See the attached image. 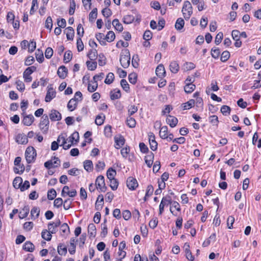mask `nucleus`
<instances>
[{
	"label": "nucleus",
	"instance_id": "nucleus-1",
	"mask_svg": "<svg viewBox=\"0 0 261 261\" xmlns=\"http://www.w3.org/2000/svg\"><path fill=\"white\" fill-rule=\"evenodd\" d=\"M130 54L127 49L124 50L120 55V62L124 68H127L130 64Z\"/></svg>",
	"mask_w": 261,
	"mask_h": 261
},
{
	"label": "nucleus",
	"instance_id": "nucleus-2",
	"mask_svg": "<svg viewBox=\"0 0 261 261\" xmlns=\"http://www.w3.org/2000/svg\"><path fill=\"white\" fill-rule=\"evenodd\" d=\"M193 8L190 2L186 1L184 2L182 9V12L184 18L188 20L193 13Z\"/></svg>",
	"mask_w": 261,
	"mask_h": 261
},
{
	"label": "nucleus",
	"instance_id": "nucleus-3",
	"mask_svg": "<svg viewBox=\"0 0 261 261\" xmlns=\"http://www.w3.org/2000/svg\"><path fill=\"white\" fill-rule=\"evenodd\" d=\"M36 156V150L33 147H28L25 152V157L28 163H32L35 161Z\"/></svg>",
	"mask_w": 261,
	"mask_h": 261
},
{
	"label": "nucleus",
	"instance_id": "nucleus-4",
	"mask_svg": "<svg viewBox=\"0 0 261 261\" xmlns=\"http://www.w3.org/2000/svg\"><path fill=\"white\" fill-rule=\"evenodd\" d=\"M96 188L99 192H105L107 191V188L106 186L105 182V178L102 175H99L95 180Z\"/></svg>",
	"mask_w": 261,
	"mask_h": 261
},
{
	"label": "nucleus",
	"instance_id": "nucleus-5",
	"mask_svg": "<svg viewBox=\"0 0 261 261\" xmlns=\"http://www.w3.org/2000/svg\"><path fill=\"white\" fill-rule=\"evenodd\" d=\"M171 203L172 199L170 196H167L163 197L159 205V214L160 215H162L164 211V207L168 205L169 204L171 205Z\"/></svg>",
	"mask_w": 261,
	"mask_h": 261
},
{
	"label": "nucleus",
	"instance_id": "nucleus-6",
	"mask_svg": "<svg viewBox=\"0 0 261 261\" xmlns=\"http://www.w3.org/2000/svg\"><path fill=\"white\" fill-rule=\"evenodd\" d=\"M148 136L150 149L153 151L156 150L158 148V143L155 141V135L153 133L149 132Z\"/></svg>",
	"mask_w": 261,
	"mask_h": 261
},
{
	"label": "nucleus",
	"instance_id": "nucleus-7",
	"mask_svg": "<svg viewBox=\"0 0 261 261\" xmlns=\"http://www.w3.org/2000/svg\"><path fill=\"white\" fill-rule=\"evenodd\" d=\"M126 185L130 190H134L138 187V183L136 178L129 177L126 180Z\"/></svg>",
	"mask_w": 261,
	"mask_h": 261
},
{
	"label": "nucleus",
	"instance_id": "nucleus-8",
	"mask_svg": "<svg viewBox=\"0 0 261 261\" xmlns=\"http://www.w3.org/2000/svg\"><path fill=\"white\" fill-rule=\"evenodd\" d=\"M21 159L20 157L18 156L16 157L14 160V165L16 166L20 167V170L17 167L14 168V171L15 173L17 174H21L23 172L24 170V167L23 165L20 164Z\"/></svg>",
	"mask_w": 261,
	"mask_h": 261
},
{
	"label": "nucleus",
	"instance_id": "nucleus-9",
	"mask_svg": "<svg viewBox=\"0 0 261 261\" xmlns=\"http://www.w3.org/2000/svg\"><path fill=\"white\" fill-rule=\"evenodd\" d=\"M114 140H115V147L116 149H119L125 143V139L121 135H119L118 137H115L114 138Z\"/></svg>",
	"mask_w": 261,
	"mask_h": 261
},
{
	"label": "nucleus",
	"instance_id": "nucleus-10",
	"mask_svg": "<svg viewBox=\"0 0 261 261\" xmlns=\"http://www.w3.org/2000/svg\"><path fill=\"white\" fill-rule=\"evenodd\" d=\"M166 122L171 127H175L177 123L178 119L174 115H167Z\"/></svg>",
	"mask_w": 261,
	"mask_h": 261
},
{
	"label": "nucleus",
	"instance_id": "nucleus-11",
	"mask_svg": "<svg viewBox=\"0 0 261 261\" xmlns=\"http://www.w3.org/2000/svg\"><path fill=\"white\" fill-rule=\"evenodd\" d=\"M16 142L20 144H25L28 142L27 136L24 134H18L15 138Z\"/></svg>",
	"mask_w": 261,
	"mask_h": 261
},
{
	"label": "nucleus",
	"instance_id": "nucleus-12",
	"mask_svg": "<svg viewBox=\"0 0 261 261\" xmlns=\"http://www.w3.org/2000/svg\"><path fill=\"white\" fill-rule=\"evenodd\" d=\"M173 208H174L176 211L180 212L181 211L180 206L178 202L174 201H172L171 206L170 207V212L174 216H177L178 214L173 210Z\"/></svg>",
	"mask_w": 261,
	"mask_h": 261
},
{
	"label": "nucleus",
	"instance_id": "nucleus-13",
	"mask_svg": "<svg viewBox=\"0 0 261 261\" xmlns=\"http://www.w3.org/2000/svg\"><path fill=\"white\" fill-rule=\"evenodd\" d=\"M61 225V222L60 220H57L54 222L49 223L48 224V229L52 233H55L57 232V227H59Z\"/></svg>",
	"mask_w": 261,
	"mask_h": 261
},
{
	"label": "nucleus",
	"instance_id": "nucleus-14",
	"mask_svg": "<svg viewBox=\"0 0 261 261\" xmlns=\"http://www.w3.org/2000/svg\"><path fill=\"white\" fill-rule=\"evenodd\" d=\"M62 141V144L61 146H63V149L66 150L70 148L72 144L71 143H68V141L66 140V139L62 135H60L58 138V142H60L61 141Z\"/></svg>",
	"mask_w": 261,
	"mask_h": 261
},
{
	"label": "nucleus",
	"instance_id": "nucleus-15",
	"mask_svg": "<svg viewBox=\"0 0 261 261\" xmlns=\"http://www.w3.org/2000/svg\"><path fill=\"white\" fill-rule=\"evenodd\" d=\"M67 68L63 65L60 66L57 71V74L62 79H64L67 76Z\"/></svg>",
	"mask_w": 261,
	"mask_h": 261
},
{
	"label": "nucleus",
	"instance_id": "nucleus-16",
	"mask_svg": "<svg viewBox=\"0 0 261 261\" xmlns=\"http://www.w3.org/2000/svg\"><path fill=\"white\" fill-rule=\"evenodd\" d=\"M56 96V92L52 87L48 88L45 100L46 102H49Z\"/></svg>",
	"mask_w": 261,
	"mask_h": 261
},
{
	"label": "nucleus",
	"instance_id": "nucleus-17",
	"mask_svg": "<svg viewBox=\"0 0 261 261\" xmlns=\"http://www.w3.org/2000/svg\"><path fill=\"white\" fill-rule=\"evenodd\" d=\"M156 75L159 77H164L166 74V71L164 66L163 64L158 65L155 70Z\"/></svg>",
	"mask_w": 261,
	"mask_h": 261
},
{
	"label": "nucleus",
	"instance_id": "nucleus-18",
	"mask_svg": "<svg viewBox=\"0 0 261 261\" xmlns=\"http://www.w3.org/2000/svg\"><path fill=\"white\" fill-rule=\"evenodd\" d=\"M79 139V134L77 132H74L69 137V138L66 140L68 141V143H71V144H73L74 141H75V143H76Z\"/></svg>",
	"mask_w": 261,
	"mask_h": 261
},
{
	"label": "nucleus",
	"instance_id": "nucleus-19",
	"mask_svg": "<svg viewBox=\"0 0 261 261\" xmlns=\"http://www.w3.org/2000/svg\"><path fill=\"white\" fill-rule=\"evenodd\" d=\"M88 232L90 237L94 238L96 234V228L93 223H90L88 227Z\"/></svg>",
	"mask_w": 261,
	"mask_h": 261
},
{
	"label": "nucleus",
	"instance_id": "nucleus-20",
	"mask_svg": "<svg viewBox=\"0 0 261 261\" xmlns=\"http://www.w3.org/2000/svg\"><path fill=\"white\" fill-rule=\"evenodd\" d=\"M34 121L33 115H24L22 122L23 124L27 126L31 125Z\"/></svg>",
	"mask_w": 261,
	"mask_h": 261
},
{
	"label": "nucleus",
	"instance_id": "nucleus-21",
	"mask_svg": "<svg viewBox=\"0 0 261 261\" xmlns=\"http://www.w3.org/2000/svg\"><path fill=\"white\" fill-rule=\"evenodd\" d=\"M154 154L150 152L149 154L145 156V162L149 168H150L153 164Z\"/></svg>",
	"mask_w": 261,
	"mask_h": 261
},
{
	"label": "nucleus",
	"instance_id": "nucleus-22",
	"mask_svg": "<svg viewBox=\"0 0 261 261\" xmlns=\"http://www.w3.org/2000/svg\"><path fill=\"white\" fill-rule=\"evenodd\" d=\"M66 37L68 40H72L74 35V31L73 29L69 27L66 29Z\"/></svg>",
	"mask_w": 261,
	"mask_h": 261
},
{
	"label": "nucleus",
	"instance_id": "nucleus-23",
	"mask_svg": "<svg viewBox=\"0 0 261 261\" xmlns=\"http://www.w3.org/2000/svg\"><path fill=\"white\" fill-rule=\"evenodd\" d=\"M84 169L88 172H91L93 169V163L91 160H86L84 162Z\"/></svg>",
	"mask_w": 261,
	"mask_h": 261
},
{
	"label": "nucleus",
	"instance_id": "nucleus-24",
	"mask_svg": "<svg viewBox=\"0 0 261 261\" xmlns=\"http://www.w3.org/2000/svg\"><path fill=\"white\" fill-rule=\"evenodd\" d=\"M169 67L170 71L173 73H176L179 71V66L176 61L171 62Z\"/></svg>",
	"mask_w": 261,
	"mask_h": 261
},
{
	"label": "nucleus",
	"instance_id": "nucleus-25",
	"mask_svg": "<svg viewBox=\"0 0 261 261\" xmlns=\"http://www.w3.org/2000/svg\"><path fill=\"white\" fill-rule=\"evenodd\" d=\"M153 191L154 188L153 186L151 185H148L147 187L145 196L144 198L145 201H147L148 198L152 195Z\"/></svg>",
	"mask_w": 261,
	"mask_h": 261
},
{
	"label": "nucleus",
	"instance_id": "nucleus-26",
	"mask_svg": "<svg viewBox=\"0 0 261 261\" xmlns=\"http://www.w3.org/2000/svg\"><path fill=\"white\" fill-rule=\"evenodd\" d=\"M185 24L184 20L182 18H178L175 22V28L177 31H181Z\"/></svg>",
	"mask_w": 261,
	"mask_h": 261
},
{
	"label": "nucleus",
	"instance_id": "nucleus-27",
	"mask_svg": "<svg viewBox=\"0 0 261 261\" xmlns=\"http://www.w3.org/2000/svg\"><path fill=\"white\" fill-rule=\"evenodd\" d=\"M126 124L130 128L135 127L136 124V121L134 118L128 115L126 120Z\"/></svg>",
	"mask_w": 261,
	"mask_h": 261
},
{
	"label": "nucleus",
	"instance_id": "nucleus-28",
	"mask_svg": "<svg viewBox=\"0 0 261 261\" xmlns=\"http://www.w3.org/2000/svg\"><path fill=\"white\" fill-rule=\"evenodd\" d=\"M51 232L48 230L44 229L42 231L41 233L42 238L46 241H49L51 239Z\"/></svg>",
	"mask_w": 261,
	"mask_h": 261
},
{
	"label": "nucleus",
	"instance_id": "nucleus-29",
	"mask_svg": "<svg viewBox=\"0 0 261 261\" xmlns=\"http://www.w3.org/2000/svg\"><path fill=\"white\" fill-rule=\"evenodd\" d=\"M22 182V179L21 177L17 176L16 177L13 181V186L16 189H18L20 187Z\"/></svg>",
	"mask_w": 261,
	"mask_h": 261
},
{
	"label": "nucleus",
	"instance_id": "nucleus-30",
	"mask_svg": "<svg viewBox=\"0 0 261 261\" xmlns=\"http://www.w3.org/2000/svg\"><path fill=\"white\" fill-rule=\"evenodd\" d=\"M23 249L27 251L33 252L34 250V245L31 242L27 241L24 244Z\"/></svg>",
	"mask_w": 261,
	"mask_h": 261
},
{
	"label": "nucleus",
	"instance_id": "nucleus-31",
	"mask_svg": "<svg viewBox=\"0 0 261 261\" xmlns=\"http://www.w3.org/2000/svg\"><path fill=\"white\" fill-rule=\"evenodd\" d=\"M29 207L28 206H24L19 212V217L20 219L25 218L29 213Z\"/></svg>",
	"mask_w": 261,
	"mask_h": 261
},
{
	"label": "nucleus",
	"instance_id": "nucleus-32",
	"mask_svg": "<svg viewBox=\"0 0 261 261\" xmlns=\"http://www.w3.org/2000/svg\"><path fill=\"white\" fill-rule=\"evenodd\" d=\"M168 134V127L167 126H163L161 128L159 135L160 137L163 139H165L167 138V135Z\"/></svg>",
	"mask_w": 261,
	"mask_h": 261
},
{
	"label": "nucleus",
	"instance_id": "nucleus-33",
	"mask_svg": "<svg viewBox=\"0 0 261 261\" xmlns=\"http://www.w3.org/2000/svg\"><path fill=\"white\" fill-rule=\"evenodd\" d=\"M196 86L192 83H187L186 85L185 86L184 90L187 93H192L195 89Z\"/></svg>",
	"mask_w": 261,
	"mask_h": 261
},
{
	"label": "nucleus",
	"instance_id": "nucleus-34",
	"mask_svg": "<svg viewBox=\"0 0 261 261\" xmlns=\"http://www.w3.org/2000/svg\"><path fill=\"white\" fill-rule=\"evenodd\" d=\"M112 24L115 28V29L119 31H122L123 28L122 25L119 22V20L118 19H115L113 20Z\"/></svg>",
	"mask_w": 261,
	"mask_h": 261
},
{
	"label": "nucleus",
	"instance_id": "nucleus-35",
	"mask_svg": "<svg viewBox=\"0 0 261 261\" xmlns=\"http://www.w3.org/2000/svg\"><path fill=\"white\" fill-rule=\"evenodd\" d=\"M42 120L40 123V127L41 129H44V126H46L49 124V120L47 115H43L42 117Z\"/></svg>",
	"mask_w": 261,
	"mask_h": 261
},
{
	"label": "nucleus",
	"instance_id": "nucleus-36",
	"mask_svg": "<svg viewBox=\"0 0 261 261\" xmlns=\"http://www.w3.org/2000/svg\"><path fill=\"white\" fill-rule=\"evenodd\" d=\"M67 252V247L62 244H60L58 246V252L61 255H65Z\"/></svg>",
	"mask_w": 261,
	"mask_h": 261
},
{
	"label": "nucleus",
	"instance_id": "nucleus-37",
	"mask_svg": "<svg viewBox=\"0 0 261 261\" xmlns=\"http://www.w3.org/2000/svg\"><path fill=\"white\" fill-rule=\"evenodd\" d=\"M77 106V101L75 99H71L68 104L67 108L70 111L74 110Z\"/></svg>",
	"mask_w": 261,
	"mask_h": 261
},
{
	"label": "nucleus",
	"instance_id": "nucleus-38",
	"mask_svg": "<svg viewBox=\"0 0 261 261\" xmlns=\"http://www.w3.org/2000/svg\"><path fill=\"white\" fill-rule=\"evenodd\" d=\"M110 96L112 100H115L121 97L120 90L119 89H115L114 90V92L111 91Z\"/></svg>",
	"mask_w": 261,
	"mask_h": 261
},
{
	"label": "nucleus",
	"instance_id": "nucleus-39",
	"mask_svg": "<svg viewBox=\"0 0 261 261\" xmlns=\"http://www.w3.org/2000/svg\"><path fill=\"white\" fill-rule=\"evenodd\" d=\"M97 56V51L96 49H90L87 54V57L91 60H94L96 59Z\"/></svg>",
	"mask_w": 261,
	"mask_h": 261
},
{
	"label": "nucleus",
	"instance_id": "nucleus-40",
	"mask_svg": "<svg viewBox=\"0 0 261 261\" xmlns=\"http://www.w3.org/2000/svg\"><path fill=\"white\" fill-rule=\"evenodd\" d=\"M116 175V171L115 169L112 168H110L107 172V176L109 179H112L115 178V176Z\"/></svg>",
	"mask_w": 261,
	"mask_h": 261
},
{
	"label": "nucleus",
	"instance_id": "nucleus-41",
	"mask_svg": "<svg viewBox=\"0 0 261 261\" xmlns=\"http://www.w3.org/2000/svg\"><path fill=\"white\" fill-rule=\"evenodd\" d=\"M72 53L70 50L66 51L64 56V62L65 63L69 62L72 59Z\"/></svg>",
	"mask_w": 261,
	"mask_h": 261
},
{
	"label": "nucleus",
	"instance_id": "nucleus-42",
	"mask_svg": "<svg viewBox=\"0 0 261 261\" xmlns=\"http://www.w3.org/2000/svg\"><path fill=\"white\" fill-rule=\"evenodd\" d=\"M115 33L112 31H109L106 36V40L108 42H112L115 39Z\"/></svg>",
	"mask_w": 261,
	"mask_h": 261
},
{
	"label": "nucleus",
	"instance_id": "nucleus-43",
	"mask_svg": "<svg viewBox=\"0 0 261 261\" xmlns=\"http://www.w3.org/2000/svg\"><path fill=\"white\" fill-rule=\"evenodd\" d=\"M135 19V17L132 15H127L124 16L123 18V22L126 24H130L132 23Z\"/></svg>",
	"mask_w": 261,
	"mask_h": 261
},
{
	"label": "nucleus",
	"instance_id": "nucleus-44",
	"mask_svg": "<svg viewBox=\"0 0 261 261\" xmlns=\"http://www.w3.org/2000/svg\"><path fill=\"white\" fill-rule=\"evenodd\" d=\"M114 79V74L112 72H109L105 80V83L106 84L110 85L113 82Z\"/></svg>",
	"mask_w": 261,
	"mask_h": 261
},
{
	"label": "nucleus",
	"instance_id": "nucleus-45",
	"mask_svg": "<svg viewBox=\"0 0 261 261\" xmlns=\"http://www.w3.org/2000/svg\"><path fill=\"white\" fill-rule=\"evenodd\" d=\"M97 9L94 8L89 14V19L91 22L93 21L97 17Z\"/></svg>",
	"mask_w": 261,
	"mask_h": 261
},
{
	"label": "nucleus",
	"instance_id": "nucleus-46",
	"mask_svg": "<svg viewBox=\"0 0 261 261\" xmlns=\"http://www.w3.org/2000/svg\"><path fill=\"white\" fill-rule=\"evenodd\" d=\"M39 208L37 207H34L31 211V215L32 218L34 219L37 218L39 215Z\"/></svg>",
	"mask_w": 261,
	"mask_h": 261
},
{
	"label": "nucleus",
	"instance_id": "nucleus-47",
	"mask_svg": "<svg viewBox=\"0 0 261 261\" xmlns=\"http://www.w3.org/2000/svg\"><path fill=\"white\" fill-rule=\"evenodd\" d=\"M36 58L37 61L39 63H42L44 61V57L43 52L40 50L39 49L37 50V51L36 52Z\"/></svg>",
	"mask_w": 261,
	"mask_h": 261
},
{
	"label": "nucleus",
	"instance_id": "nucleus-48",
	"mask_svg": "<svg viewBox=\"0 0 261 261\" xmlns=\"http://www.w3.org/2000/svg\"><path fill=\"white\" fill-rule=\"evenodd\" d=\"M28 70L25 69L23 73V77L24 78V80L27 83H30L32 80V77L31 76V73L30 72H28Z\"/></svg>",
	"mask_w": 261,
	"mask_h": 261
},
{
	"label": "nucleus",
	"instance_id": "nucleus-49",
	"mask_svg": "<svg viewBox=\"0 0 261 261\" xmlns=\"http://www.w3.org/2000/svg\"><path fill=\"white\" fill-rule=\"evenodd\" d=\"M75 239L74 238H71L70 239V248H69V252L70 254H73L75 252V247L76 246L74 244Z\"/></svg>",
	"mask_w": 261,
	"mask_h": 261
},
{
	"label": "nucleus",
	"instance_id": "nucleus-50",
	"mask_svg": "<svg viewBox=\"0 0 261 261\" xmlns=\"http://www.w3.org/2000/svg\"><path fill=\"white\" fill-rule=\"evenodd\" d=\"M194 103L195 100L194 99H190L188 102L183 104L182 109L183 110L189 109L194 106Z\"/></svg>",
	"mask_w": 261,
	"mask_h": 261
},
{
	"label": "nucleus",
	"instance_id": "nucleus-51",
	"mask_svg": "<svg viewBox=\"0 0 261 261\" xmlns=\"http://www.w3.org/2000/svg\"><path fill=\"white\" fill-rule=\"evenodd\" d=\"M195 65L192 62H186L183 66V69L185 71L192 70L195 68Z\"/></svg>",
	"mask_w": 261,
	"mask_h": 261
},
{
	"label": "nucleus",
	"instance_id": "nucleus-52",
	"mask_svg": "<svg viewBox=\"0 0 261 261\" xmlns=\"http://www.w3.org/2000/svg\"><path fill=\"white\" fill-rule=\"evenodd\" d=\"M57 193L55 189H51L48 191L47 192V198L49 200H53L56 197Z\"/></svg>",
	"mask_w": 261,
	"mask_h": 261
},
{
	"label": "nucleus",
	"instance_id": "nucleus-53",
	"mask_svg": "<svg viewBox=\"0 0 261 261\" xmlns=\"http://www.w3.org/2000/svg\"><path fill=\"white\" fill-rule=\"evenodd\" d=\"M105 119V115H97L95 122L97 125H101L103 124Z\"/></svg>",
	"mask_w": 261,
	"mask_h": 261
},
{
	"label": "nucleus",
	"instance_id": "nucleus-54",
	"mask_svg": "<svg viewBox=\"0 0 261 261\" xmlns=\"http://www.w3.org/2000/svg\"><path fill=\"white\" fill-rule=\"evenodd\" d=\"M230 55V53L228 51H227V50L224 51L221 54V58H220L221 61L223 62H226L229 58Z\"/></svg>",
	"mask_w": 261,
	"mask_h": 261
},
{
	"label": "nucleus",
	"instance_id": "nucleus-55",
	"mask_svg": "<svg viewBox=\"0 0 261 261\" xmlns=\"http://www.w3.org/2000/svg\"><path fill=\"white\" fill-rule=\"evenodd\" d=\"M220 54V49L218 48L214 47L211 49V55L213 58L217 59Z\"/></svg>",
	"mask_w": 261,
	"mask_h": 261
},
{
	"label": "nucleus",
	"instance_id": "nucleus-56",
	"mask_svg": "<svg viewBox=\"0 0 261 261\" xmlns=\"http://www.w3.org/2000/svg\"><path fill=\"white\" fill-rule=\"evenodd\" d=\"M87 68L89 70L93 71L97 67V63L96 62H90L87 61L86 62Z\"/></svg>",
	"mask_w": 261,
	"mask_h": 261
},
{
	"label": "nucleus",
	"instance_id": "nucleus-57",
	"mask_svg": "<svg viewBox=\"0 0 261 261\" xmlns=\"http://www.w3.org/2000/svg\"><path fill=\"white\" fill-rule=\"evenodd\" d=\"M110 180V187L113 190H117L118 186V181L116 178L109 179Z\"/></svg>",
	"mask_w": 261,
	"mask_h": 261
},
{
	"label": "nucleus",
	"instance_id": "nucleus-58",
	"mask_svg": "<svg viewBox=\"0 0 261 261\" xmlns=\"http://www.w3.org/2000/svg\"><path fill=\"white\" fill-rule=\"evenodd\" d=\"M77 48L79 51H81L84 49V45L82 40L81 37H78L76 40Z\"/></svg>",
	"mask_w": 261,
	"mask_h": 261
},
{
	"label": "nucleus",
	"instance_id": "nucleus-59",
	"mask_svg": "<svg viewBox=\"0 0 261 261\" xmlns=\"http://www.w3.org/2000/svg\"><path fill=\"white\" fill-rule=\"evenodd\" d=\"M137 75L135 73H131L128 75L129 82L133 84H135L137 82Z\"/></svg>",
	"mask_w": 261,
	"mask_h": 261
},
{
	"label": "nucleus",
	"instance_id": "nucleus-60",
	"mask_svg": "<svg viewBox=\"0 0 261 261\" xmlns=\"http://www.w3.org/2000/svg\"><path fill=\"white\" fill-rule=\"evenodd\" d=\"M258 139V135L257 133L256 132L253 135V138H252V143L255 145L256 144V142H257V147L258 148L261 147V139Z\"/></svg>",
	"mask_w": 261,
	"mask_h": 261
},
{
	"label": "nucleus",
	"instance_id": "nucleus-61",
	"mask_svg": "<svg viewBox=\"0 0 261 261\" xmlns=\"http://www.w3.org/2000/svg\"><path fill=\"white\" fill-rule=\"evenodd\" d=\"M45 27L46 29H49L50 31L51 30L53 27V20L50 16L47 17L45 21Z\"/></svg>",
	"mask_w": 261,
	"mask_h": 261
},
{
	"label": "nucleus",
	"instance_id": "nucleus-62",
	"mask_svg": "<svg viewBox=\"0 0 261 261\" xmlns=\"http://www.w3.org/2000/svg\"><path fill=\"white\" fill-rule=\"evenodd\" d=\"M139 58L138 55H135L133 56L132 64L135 68H138L139 66L138 62Z\"/></svg>",
	"mask_w": 261,
	"mask_h": 261
},
{
	"label": "nucleus",
	"instance_id": "nucleus-63",
	"mask_svg": "<svg viewBox=\"0 0 261 261\" xmlns=\"http://www.w3.org/2000/svg\"><path fill=\"white\" fill-rule=\"evenodd\" d=\"M209 121L213 125H217L219 122L217 115H211L210 116Z\"/></svg>",
	"mask_w": 261,
	"mask_h": 261
},
{
	"label": "nucleus",
	"instance_id": "nucleus-64",
	"mask_svg": "<svg viewBox=\"0 0 261 261\" xmlns=\"http://www.w3.org/2000/svg\"><path fill=\"white\" fill-rule=\"evenodd\" d=\"M30 187V182L28 180H25L24 182L21 185L19 189L21 192L24 191L28 189Z\"/></svg>",
	"mask_w": 261,
	"mask_h": 261
}]
</instances>
